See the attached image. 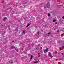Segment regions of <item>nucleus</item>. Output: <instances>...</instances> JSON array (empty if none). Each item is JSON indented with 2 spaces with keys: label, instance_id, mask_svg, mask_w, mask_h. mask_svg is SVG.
I'll return each instance as SVG.
<instances>
[{
  "label": "nucleus",
  "instance_id": "14",
  "mask_svg": "<svg viewBox=\"0 0 64 64\" xmlns=\"http://www.w3.org/2000/svg\"><path fill=\"white\" fill-rule=\"evenodd\" d=\"M50 34V33H48V34Z\"/></svg>",
  "mask_w": 64,
  "mask_h": 64
},
{
  "label": "nucleus",
  "instance_id": "8",
  "mask_svg": "<svg viewBox=\"0 0 64 64\" xmlns=\"http://www.w3.org/2000/svg\"><path fill=\"white\" fill-rule=\"evenodd\" d=\"M55 21H56V20H53V22H55Z\"/></svg>",
  "mask_w": 64,
  "mask_h": 64
},
{
  "label": "nucleus",
  "instance_id": "23",
  "mask_svg": "<svg viewBox=\"0 0 64 64\" xmlns=\"http://www.w3.org/2000/svg\"><path fill=\"white\" fill-rule=\"evenodd\" d=\"M38 35H39V33H38Z\"/></svg>",
  "mask_w": 64,
  "mask_h": 64
},
{
  "label": "nucleus",
  "instance_id": "24",
  "mask_svg": "<svg viewBox=\"0 0 64 64\" xmlns=\"http://www.w3.org/2000/svg\"><path fill=\"white\" fill-rule=\"evenodd\" d=\"M64 47V46H63L62 47V48H63V47Z\"/></svg>",
  "mask_w": 64,
  "mask_h": 64
},
{
  "label": "nucleus",
  "instance_id": "18",
  "mask_svg": "<svg viewBox=\"0 0 64 64\" xmlns=\"http://www.w3.org/2000/svg\"><path fill=\"white\" fill-rule=\"evenodd\" d=\"M49 54H50V52H49L48 53Z\"/></svg>",
  "mask_w": 64,
  "mask_h": 64
},
{
  "label": "nucleus",
  "instance_id": "15",
  "mask_svg": "<svg viewBox=\"0 0 64 64\" xmlns=\"http://www.w3.org/2000/svg\"><path fill=\"white\" fill-rule=\"evenodd\" d=\"M38 19H39V18H40L39 17H38Z\"/></svg>",
  "mask_w": 64,
  "mask_h": 64
},
{
  "label": "nucleus",
  "instance_id": "17",
  "mask_svg": "<svg viewBox=\"0 0 64 64\" xmlns=\"http://www.w3.org/2000/svg\"><path fill=\"white\" fill-rule=\"evenodd\" d=\"M60 50H61V48H60Z\"/></svg>",
  "mask_w": 64,
  "mask_h": 64
},
{
  "label": "nucleus",
  "instance_id": "6",
  "mask_svg": "<svg viewBox=\"0 0 64 64\" xmlns=\"http://www.w3.org/2000/svg\"><path fill=\"white\" fill-rule=\"evenodd\" d=\"M32 58H33V56L32 55H31V56L30 57V59H32Z\"/></svg>",
  "mask_w": 64,
  "mask_h": 64
},
{
  "label": "nucleus",
  "instance_id": "5",
  "mask_svg": "<svg viewBox=\"0 0 64 64\" xmlns=\"http://www.w3.org/2000/svg\"><path fill=\"white\" fill-rule=\"evenodd\" d=\"M30 25V24H28L27 26H26V27H28V26H29Z\"/></svg>",
  "mask_w": 64,
  "mask_h": 64
},
{
  "label": "nucleus",
  "instance_id": "20",
  "mask_svg": "<svg viewBox=\"0 0 64 64\" xmlns=\"http://www.w3.org/2000/svg\"><path fill=\"white\" fill-rule=\"evenodd\" d=\"M62 18H64V16H63Z\"/></svg>",
  "mask_w": 64,
  "mask_h": 64
},
{
  "label": "nucleus",
  "instance_id": "25",
  "mask_svg": "<svg viewBox=\"0 0 64 64\" xmlns=\"http://www.w3.org/2000/svg\"><path fill=\"white\" fill-rule=\"evenodd\" d=\"M50 13H51V12H50Z\"/></svg>",
  "mask_w": 64,
  "mask_h": 64
},
{
  "label": "nucleus",
  "instance_id": "1",
  "mask_svg": "<svg viewBox=\"0 0 64 64\" xmlns=\"http://www.w3.org/2000/svg\"><path fill=\"white\" fill-rule=\"evenodd\" d=\"M50 6V4L49 3H47V4L46 5V6H45L44 8H46V7H47V8H49Z\"/></svg>",
  "mask_w": 64,
  "mask_h": 64
},
{
  "label": "nucleus",
  "instance_id": "7",
  "mask_svg": "<svg viewBox=\"0 0 64 64\" xmlns=\"http://www.w3.org/2000/svg\"><path fill=\"white\" fill-rule=\"evenodd\" d=\"M58 43H60V41L59 40H58Z\"/></svg>",
  "mask_w": 64,
  "mask_h": 64
},
{
  "label": "nucleus",
  "instance_id": "28",
  "mask_svg": "<svg viewBox=\"0 0 64 64\" xmlns=\"http://www.w3.org/2000/svg\"><path fill=\"white\" fill-rule=\"evenodd\" d=\"M11 63H12V62H11Z\"/></svg>",
  "mask_w": 64,
  "mask_h": 64
},
{
  "label": "nucleus",
  "instance_id": "2",
  "mask_svg": "<svg viewBox=\"0 0 64 64\" xmlns=\"http://www.w3.org/2000/svg\"><path fill=\"white\" fill-rule=\"evenodd\" d=\"M48 50V48H47L46 50H44V53H46V52H47V51Z\"/></svg>",
  "mask_w": 64,
  "mask_h": 64
},
{
  "label": "nucleus",
  "instance_id": "12",
  "mask_svg": "<svg viewBox=\"0 0 64 64\" xmlns=\"http://www.w3.org/2000/svg\"><path fill=\"white\" fill-rule=\"evenodd\" d=\"M50 14H48V16H50Z\"/></svg>",
  "mask_w": 64,
  "mask_h": 64
},
{
  "label": "nucleus",
  "instance_id": "3",
  "mask_svg": "<svg viewBox=\"0 0 64 64\" xmlns=\"http://www.w3.org/2000/svg\"><path fill=\"white\" fill-rule=\"evenodd\" d=\"M11 49H13L14 48H15V46H12L10 47Z\"/></svg>",
  "mask_w": 64,
  "mask_h": 64
},
{
  "label": "nucleus",
  "instance_id": "22",
  "mask_svg": "<svg viewBox=\"0 0 64 64\" xmlns=\"http://www.w3.org/2000/svg\"><path fill=\"white\" fill-rule=\"evenodd\" d=\"M35 43H36V41H35Z\"/></svg>",
  "mask_w": 64,
  "mask_h": 64
},
{
  "label": "nucleus",
  "instance_id": "19",
  "mask_svg": "<svg viewBox=\"0 0 64 64\" xmlns=\"http://www.w3.org/2000/svg\"><path fill=\"white\" fill-rule=\"evenodd\" d=\"M57 32H59V30H57Z\"/></svg>",
  "mask_w": 64,
  "mask_h": 64
},
{
  "label": "nucleus",
  "instance_id": "9",
  "mask_svg": "<svg viewBox=\"0 0 64 64\" xmlns=\"http://www.w3.org/2000/svg\"><path fill=\"white\" fill-rule=\"evenodd\" d=\"M34 62V63H36L38 62Z\"/></svg>",
  "mask_w": 64,
  "mask_h": 64
},
{
  "label": "nucleus",
  "instance_id": "4",
  "mask_svg": "<svg viewBox=\"0 0 64 64\" xmlns=\"http://www.w3.org/2000/svg\"><path fill=\"white\" fill-rule=\"evenodd\" d=\"M7 19V18H4L3 19V21H4L6 19Z\"/></svg>",
  "mask_w": 64,
  "mask_h": 64
},
{
  "label": "nucleus",
  "instance_id": "16",
  "mask_svg": "<svg viewBox=\"0 0 64 64\" xmlns=\"http://www.w3.org/2000/svg\"><path fill=\"white\" fill-rule=\"evenodd\" d=\"M12 42H13V43H14V41H12Z\"/></svg>",
  "mask_w": 64,
  "mask_h": 64
},
{
  "label": "nucleus",
  "instance_id": "21",
  "mask_svg": "<svg viewBox=\"0 0 64 64\" xmlns=\"http://www.w3.org/2000/svg\"><path fill=\"white\" fill-rule=\"evenodd\" d=\"M32 45H34V44H32Z\"/></svg>",
  "mask_w": 64,
  "mask_h": 64
},
{
  "label": "nucleus",
  "instance_id": "10",
  "mask_svg": "<svg viewBox=\"0 0 64 64\" xmlns=\"http://www.w3.org/2000/svg\"><path fill=\"white\" fill-rule=\"evenodd\" d=\"M16 52H18V50L17 49H16Z\"/></svg>",
  "mask_w": 64,
  "mask_h": 64
},
{
  "label": "nucleus",
  "instance_id": "11",
  "mask_svg": "<svg viewBox=\"0 0 64 64\" xmlns=\"http://www.w3.org/2000/svg\"><path fill=\"white\" fill-rule=\"evenodd\" d=\"M23 33L24 34H25V31H23Z\"/></svg>",
  "mask_w": 64,
  "mask_h": 64
},
{
  "label": "nucleus",
  "instance_id": "27",
  "mask_svg": "<svg viewBox=\"0 0 64 64\" xmlns=\"http://www.w3.org/2000/svg\"><path fill=\"white\" fill-rule=\"evenodd\" d=\"M17 29V30H18V29Z\"/></svg>",
  "mask_w": 64,
  "mask_h": 64
},
{
  "label": "nucleus",
  "instance_id": "26",
  "mask_svg": "<svg viewBox=\"0 0 64 64\" xmlns=\"http://www.w3.org/2000/svg\"><path fill=\"white\" fill-rule=\"evenodd\" d=\"M48 36H49V35H48Z\"/></svg>",
  "mask_w": 64,
  "mask_h": 64
},
{
  "label": "nucleus",
  "instance_id": "13",
  "mask_svg": "<svg viewBox=\"0 0 64 64\" xmlns=\"http://www.w3.org/2000/svg\"><path fill=\"white\" fill-rule=\"evenodd\" d=\"M48 56H51V54H49Z\"/></svg>",
  "mask_w": 64,
  "mask_h": 64
}]
</instances>
